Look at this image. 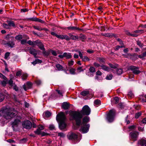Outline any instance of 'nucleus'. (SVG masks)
Here are the masks:
<instances>
[{"instance_id":"nucleus-56","label":"nucleus","mask_w":146,"mask_h":146,"mask_svg":"<svg viewBox=\"0 0 146 146\" xmlns=\"http://www.w3.org/2000/svg\"><path fill=\"white\" fill-rule=\"evenodd\" d=\"M57 37L58 38L61 39H63V35H57Z\"/></svg>"},{"instance_id":"nucleus-39","label":"nucleus","mask_w":146,"mask_h":146,"mask_svg":"<svg viewBox=\"0 0 146 146\" xmlns=\"http://www.w3.org/2000/svg\"><path fill=\"white\" fill-rule=\"evenodd\" d=\"M65 39L67 40H70V38L68 36L66 35H63V39Z\"/></svg>"},{"instance_id":"nucleus-58","label":"nucleus","mask_w":146,"mask_h":146,"mask_svg":"<svg viewBox=\"0 0 146 146\" xmlns=\"http://www.w3.org/2000/svg\"><path fill=\"white\" fill-rule=\"evenodd\" d=\"M27 141V139L25 138H23L20 141V143H23Z\"/></svg>"},{"instance_id":"nucleus-10","label":"nucleus","mask_w":146,"mask_h":146,"mask_svg":"<svg viewBox=\"0 0 146 146\" xmlns=\"http://www.w3.org/2000/svg\"><path fill=\"white\" fill-rule=\"evenodd\" d=\"M32 85V83L30 82H28L26 83V85L24 84L23 87L25 91H26L28 89L31 88Z\"/></svg>"},{"instance_id":"nucleus-3","label":"nucleus","mask_w":146,"mask_h":146,"mask_svg":"<svg viewBox=\"0 0 146 146\" xmlns=\"http://www.w3.org/2000/svg\"><path fill=\"white\" fill-rule=\"evenodd\" d=\"M66 117L64 113L61 112L57 116L56 119L59 123V126L61 129H64L66 126V124L65 122Z\"/></svg>"},{"instance_id":"nucleus-40","label":"nucleus","mask_w":146,"mask_h":146,"mask_svg":"<svg viewBox=\"0 0 146 146\" xmlns=\"http://www.w3.org/2000/svg\"><path fill=\"white\" fill-rule=\"evenodd\" d=\"M76 52H78L79 54V56L80 57V58L81 59L82 58L83 56V54L84 53L83 52H81L80 51H78V50H76Z\"/></svg>"},{"instance_id":"nucleus-34","label":"nucleus","mask_w":146,"mask_h":146,"mask_svg":"<svg viewBox=\"0 0 146 146\" xmlns=\"http://www.w3.org/2000/svg\"><path fill=\"white\" fill-rule=\"evenodd\" d=\"M113 102L115 104H117L119 102V99L118 98L116 97H115L113 100Z\"/></svg>"},{"instance_id":"nucleus-57","label":"nucleus","mask_w":146,"mask_h":146,"mask_svg":"<svg viewBox=\"0 0 146 146\" xmlns=\"http://www.w3.org/2000/svg\"><path fill=\"white\" fill-rule=\"evenodd\" d=\"M12 86H13L14 89L15 90V91H17L18 90V87L15 84H14V85Z\"/></svg>"},{"instance_id":"nucleus-62","label":"nucleus","mask_w":146,"mask_h":146,"mask_svg":"<svg viewBox=\"0 0 146 146\" xmlns=\"http://www.w3.org/2000/svg\"><path fill=\"white\" fill-rule=\"evenodd\" d=\"M124 46H116L115 47V50H117L120 48H122Z\"/></svg>"},{"instance_id":"nucleus-55","label":"nucleus","mask_w":146,"mask_h":146,"mask_svg":"<svg viewBox=\"0 0 146 146\" xmlns=\"http://www.w3.org/2000/svg\"><path fill=\"white\" fill-rule=\"evenodd\" d=\"M99 61L102 63H103L105 62V59L103 58H100L99 59Z\"/></svg>"},{"instance_id":"nucleus-64","label":"nucleus","mask_w":146,"mask_h":146,"mask_svg":"<svg viewBox=\"0 0 146 146\" xmlns=\"http://www.w3.org/2000/svg\"><path fill=\"white\" fill-rule=\"evenodd\" d=\"M109 65L110 66V67L111 68L115 69L116 68V66L113 65L111 64H109Z\"/></svg>"},{"instance_id":"nucleus-24","label":"nucleus","mask_w":146,"mask_h":146,"mask_svg":"<svg viewBox=\"0 0 146 146\" xmlns=\"http://www.w3.org/2000/svg\"><path fill=\"white\" fill-rule=\"evenodd\" d=\"M30 54L33 55L35 56L37 52L34 49H32L30 50Z\"/></svg>"},{"instance_id":"nucleus-42","label":"nucleus","mask_w":146,"mask_h":146,"mask_svg":"<svg viewBox=\"0 0 146 146\" xmlns=\"http://www.w3.org/2000/svg\"><path fill=\"white\" fill-rule=\"evenodd\" d=\"M117 73L118 75H120L122 73L123 70L121 69H118L117 70Z\"/></svg>"},{"instance_id":"nucleus-13","label":"nucleus","mask_w":146,"mask_h":146,"mask_svg":"<svg viewBox=\"0 0 146 146\" xmlns=\"http://www.w3.org/2000/svg\"><path fill=\"white\" fill-rule=\"evenodd\" d=\"M138 144L142 146H146V140L142 139L138 142Z\"/></svg>"},{"instance_id":"nucleus-8","label":"nucleus","mask_w":146,"mask_h":146,"mask_svg":"<svg viewBox=\"0 0 146 146\" xmlns=\"http://www.w3.org/2000/svg\"><path fill=\"white\" fill-rule=\"evenodd\" d=\"M129 69L131 70L135 74H138L140 73V71L139 70L138 67L134 66H131L129 67Z\"/></svg>"},{"instance_id":"nucleus-49","label":"nucleus","mask_w":146,"mask_h":146,"mask_svg":"<svg viewBox=\"0 0 146 146\" xmlns=\"http://www.w3.org/2000/svg\"><path fill=\"white\" fill-rule=\"evenodd\" d=\"M77 71L78 72H80L82 71H83V70L82 68V67H78L77 69Z\"/></svg>"},{"instance_id":"nucleus-28","label":"nucleus","mask_w":146,"mask_h":146,"mask_svg":"<svg viewBox=\"0 0 146 146\" xmlns=\"http://www.w3.org/2000/svg\"><path fill=\"white\" fill-rule=\"evenodd\" d=\"M28 76V75L26 73H23L22 75V78L23 80H25L26 79Z\"/></svg>"},{"instance_id":"nucleus-22","label":"nucleus","mask_w":146,"mask_h":146,"mask_svg":"<svg viewBox=\"0 0 146 146\" xmlns=\"http://www.w3.org/2000/svg\"><path fill=\"white\" fill-rule=\"evenodd\" d=\"M8 82V80H7V79L6 80H4L3 81H1L0 82V84L3 86H5L6 85V84H7V82Z\"/></svg>"},{"instance_id":"nucleus-27","label":"nucleus","mask_w":146,"mask_h":146,"mask_svg":"<svg viewBox=\"0 0 146 146\" xmlns=\"http://www.w3.org/2000/svg\"><path fill=\"white\" fill-rule=\"evenodd\" d=\"M56 66L58 70H60L63 69L62 66L59 64H56Z\"/></svg>"},{"instance_id":"nucleus-4","label":"nucleus","mask_w":146,"mask_h":146,"mask_svg":"<svg viewBox=\"0 0 146 146\" xmlns=\"http://www.w3.org/2000/svg\"><path fill=\"white\" fill-rule=\"evenodd\" d=\"M115 115V110L113 109L110 110L106 117L108 121L109 122H112L114 119Z\"/></svg>"},{"instance_id":"nucleus-15","label":"nucleus","mask_w":146,"mask_h":146,"mask_svg":"<svg viewBox=\"0 0 146 146\" xmlns=\"http://www.w3.org/2000/svg\"><path fill=\"white\" fill-rule=\"evenodd\" d=\"M139 99L142 102H146V94L140 96Z\"/></svg>"},{"instance_id":"nucleus-18","label":"nucleus","mask_w":146,"mask_h":146,"mask_svg":"<svg viewBox=\"0 0 146 146\" xmlns=\"http://www.w3.org/2000/svg\"><path fill=\"white\" fill-rule=\"evenodd\" d=\"M100 66L101 67L102 69L104 70L110 71L111 70V69L110 68L102 64Z\"/></svg>"},{"instance_id":"nucleus-43","label":"nucleus","mask_w":146,"mask_h":146,"mask_svg":"<svg viewBox=\"0 0 146 146\" xmlns=\"http://www.w3.org/2000/svg\"><path fill=\"white\" fill-rule=\"evenodd\" d=\"M49 128L50 129L52 130L55 129V127L53 124H50L49 125Z\"/></svg>"},{"instance_id":"nucleus-35","label":"nucleus","mask_w":146,"mask_h":146,"mask_svg":"<svg viewBox=\"0 0 146 146\" xmlns=\"http://www.w3.org/2000/svg\"><path fill=\"white\" fill-rule=\"evenodd\" d=\"M80 38L81 39L83 40L86 39V37L84 35L81 34L78 37V38Z\"/></svg>"},{"instance_id":"nucleus-60","label":"nucleus","mask_w":146,"mask_h":146,"mask_svg":"<svg viewBox=\"0 0 146 146\" xmlns=\"http://www.w3.org/2000/svg\"><path fill=\"white\" fill-rule=\"evenodd\" d=\"M58 136H60L62 137H64L65 136V135L62 133H59L58 134Z\"/></svg>"},{"instance_id":"nucleus-6","label":"nucleus","mask_w":146,"mask_h":146,"mask_svg":"<svg viewBox=\"0 0 146 146\" xmlns=\"http://www.w3.org/2000/svg\"><path fill=\"white\" fill-rule=\"evenodd\" d=\"M143 32V31L142 30H137L134 31L132 32L131 33L129 31H127L126 32L127 35L129 36H132L136 37L139 34L138 33H142Z\"/></svg>"},{"instance_id":"nucleus-45","label":"nucleus","mask_w":146,"mask_h":146,"mask_svg":"<svg viewBox=\"0 0 146 146\" xmlns=\"http://www.w3.org/2000/svg\"><path fill=\"white\" fill-rule=\"evenodd\" d=\"M8 45L11 47H13L14 45V43L13 42L10 43V42H8L7 43Z\"/></svg>"},{"instance_id":"nucleus-32","label":"nucleus","mask_w":146,"mask_h":146,"mask_svg":"<svg viewBox=\"0 0 146 146\" xmlns=\"http://www.w3.org/2000/svg\"><path fill=\"white\" fill-rule=\"evenodd\" d=\"M7 83H8L10 86H12L15 84L13 83V82L12 79H10L9 81L8 80Z\"/></svg>"},{"instance_id":"nucleus-14","label":"nucleus","mask_w":146,"mask_h":146,"mask_svg":"<svg viewBox=\"0 0 146 146\" xmlns=\"http://www.w3.org/2000/svg\"><path fill=\"white\" fill-rule=\"evenodd\" d=\"M51 115V113L50 111H47L43 113V116L46 119L50 116Z\"/></svg>"},{"instance_id":"nucleus-20","label":"nucleus","mask_w":146,"mask_h":146,"mask_svg":"<svg viewBox=\"0 0 146 146\" xmlns=\"http://www.w3.org/2000/svg\"><path fill=\"white\" fill-rule=\"evenodd\" d=\"M7 23L9 25V27H15V24L13 21H7Z\"/></svg>"},{"instance_id":"nucleus-37","label":"nucleus","mask_w":146,"mask_h":146,"mask_svg":"<svg viewBox=\"0 0 146 146\" xmlns=\"http://www.w3.org/2000/svg\"><path fill=\"white\" fill-rule=\"evenodd\" d=\"M112 75L111 74H109L107 75L106 79L108 80H110L112 79Z\"/></svg>"},{"instance_id":"nucleus-29","label":"nucleus","mask_w":146,"mask_h":146,"mask_svg":"<svg viewBox=\"0 0 146 146\" xmlns=\"http://www.w3.org/2000/svg\"><path fill=\"white\" fill-rule=\"evenodd\" d=\"M83 61H87L90 60V59L87 56H84L81 58Z\"/></svg>"},{"instance_id":"nucleus-17","label":"nucleus","mask_w":146,"mask_h":146,"mask_svg":"<svg viewBox=\"0 0 146 146\" xmlns=\"http://www.w3.org/2000/svg\"><path fill=\"white\" fill-rule=\"evenodd\" d=\"M64 57H66L67 59L70 58L72 57V55L70 53L64 52Z\"/></svg>"},{"instance_id":"nucleus-59","label":"nucleus","mask_w":146,"mask_h":146,"mask_svg":"<svg viewBox=\"0 0 146 146\" xmlns=\"http://www.w3.org/2000/svg\"><path fill=\"white\" fill-rule=\"evenodd\" d=\"M21 74V71H19L17 72L16 76H20Z\"/></svg>"},{"instance_id":"nucleus-54","label":"nucleus","mask_w":146,"mask_h":146,"mask_svg":"<svg viewBox=\"0 0 146 146\" xmlns=\"http://www.w3.org/2000/svg\"><path fill=\"white\" fill-rule=\"evenodd\" d=\"M136 127V126L135 125H132L130 126L129 127V128L130 130H132L133 129H134Z\"/></svg>"},{"instance_id":"nucleus-25","label":"nucleus","mask_w":146,"mask_h":146,"mask_svg":"<svg viewBox=\"0 0 146 146\" xmlns=\"http://www.w3.org/2000/svg\"><path fill=\"white\" fill-rule=\"evenodd\" d=\"M138 57L141 58H143L144 57H146V51L143 52L142 54L138 55Z\"/></svg>"},{"instance_id":"nucleus-5","label":"nucleus","mask_w":146,"mask_h":146,"mask_svg":"<svg viewBox=\"0 0 146 146\" xmlns=\"http://www.w3.org/2000/svg\"><path fill=\"white\" fill-rule=\"evenodd\" d=\"M90 111V109L88 106L85 105L83 107L82 110L80 111H76V112L80 113V114L82 115L83 116V115H89Z\"/></svg>"},{"instance_id":"nucleus-46","label":"nucleus","mask_w":146,"mask_h":146,"mask_svg":"<svg viewBox=\"0 0 146 146\" xmlns=\"http://www.w3.org/2000/svg\"><path fill=\"white\" fill-rule=\"evenodd\" d=\"M4 99V96L2 94L0 93V102L2 101Z\"/></svg>"},{"instance_id":"nucleus-44","label":"nucleus","mask_w":146,"mask_h":146,"mask_svg":"<svg viewBox=\"0 0 146 146\" xmlns=\"http://www.w3.org/2000/svg\"><path fill=\"white\" fill-rule=\"evenodd\" d=\"M3 26L5 28L7 29H9L10 27H9V25L8 24H6L5 23H4L3 24Z\"/></svg>"},{"instance_id":"nucleus-1","label":"nucleus","mask_w":146,"mask_h":146,"mask_svg":"<svg viewBox=\"0 0 146 146\" xmlns=\"http://www.w3.org/2000/svg\"><path fill=\"white\" fill-rule=\"evenodd\" d=\"M71 120H75L76 125L78 126L81 125V127L80 131L83 133H87L90 127L89 124H88L90 120L88 117L86 116L83 118L82 122V115H81L80 113L76 111H69Z\"/></svg>"},{"instance_id":"nucleus-33","label":"nucleus","mask_w":146,"mask_h":146,"mask_svg":"<svg viewBox=\"0 0 146 146\" xmlns=\"http://www.w3.org/2000/svg\"><path fill=\"white\" fill-rule=\"evenodd\" d=\"M33 28L37 30H38L39 31H41L43 30L44 29L41 28L39 26H34Z\"/></svg>"},{"instance_id":"nucleus-31","label":"nucleus","mask_w":146,"mask_h":146,"mask_svg":"<svg viewBox=\"0 0 146 146\" xmlns=\"http://www.w3.org/2000/svg\"><path fill=\"white\" fill-rule=\"evenodd\" d=\"M23 37L21 35H19L15 36V38L17 40H20Z\"/></svg>"},{"instance_id":"nucleus-16","label":"nucleus","mask_w":146,"mask_h":146,"mask_svg":"<svg viewBox=\"0 0 146 146\" xmlns=\"http://www.w3.org/2000/svg\"><path fill=\"white\" fill-rule=\"evenodd\" d=\"M69 37L70 38V39H72L74 40H76L78 39V37L76 35H74L71 33L68 34Z\"/></svg>"},{"instance_id":"nucleus-11","label":"nucleus","mask_w":146,"mask_h":146,"mask_svg":"<svg viewBox=\"0 0 146 146\" xmlns=\"http://www.w3.org/2000/svg\"><path fill=\"white\" fill-rule=\"evenodd\" d=\"M68 137L69 139L75 140L77 138V135L74 133H71L68 135Z\"/></svg>"},{"instance_id":"nucleus-48","label":"nucleus","mask_w":146,"mask_h":146,"mask_svg":"<svg viewBox=\"0 0 146 146\" xmlns=\"http://www.w3.org/2000/svg\"><path fill=\"white\" fill-rule=\"evenodd\" d=\"M74 61L73 60L69 61L68 62V65L69 66H71L73 65Z\"/></svg>"},{"instance_id":"nucleus-9","label":"nucleus","mask_w":146,"mask_h":146,"mask_svg":"<svg viewBox=\"0 0 146 146\" xmlns=\"http://www.w3.org/2000/svg\"><path fill=\"white\" fill-rule=\"evenodd\" d=\"M130 135L131 138L133 140L135 141L137 140L139 133L137 132H135L130 133Z\"/></svg>"},{"instance_id":"nucleus-7","label":"nucleus","mask_w":146,"mask_h":146,"mask_svg":"<svg viewBox=\"0 0 146 146\" xmlns=\"http://www.w3.org/2000/svg\"><path fill=\"white\" fill-rule=\"evenodd\" d=\"M23 127L27 129H30L32 127L31 122L29 120L24 121L22 123Z\"/></svg>"},{"instance_id":"nucleus-50","label":"nucleus","mask_w":146,"mask_h":146,"mask_svg":"<svg viewBox=\"0 0 146 146\" xmlns=\"http://www.w3.org/2000/svg\"><path fill=\"white\" fill-rule=\"evenodd\" d=\"M0 77L4 80H6L7 79V78L5 76L1 73H0Z\"/></svg>"},{"instance_id":"nucleus-19","label":"nucleus","mask_w":146,"mask_h":146,"mask_svg":"<svg viewBox=\"0 0 146 146\" xmlns=\"http://www.w3.org/2000/svg\"><path fill=\"white\" fill-rule=\"evenodd\" d=\"M62 107L65 110L67 109L69 107V104L66 102H64L62 104Z\"/></svg>"},{"instance_id":"nucleus-21","label":"nucleus","mask_w":146,"mask_h":146,"mask_svg":"<svg viewBox=\"0 0 146 146\" xmlns=\"http://www.w3.org/2000/svg\"><path fill=\"white\" fill-rule=\"evenodd\" d=\"M67 29L69 30H79V29L76 27H67Z\"/></svg>"},{"instance_id":"nucleus-53","label":"nucleus","mask_w":146,"mask_h":146,"mask_svg":"<svg viewBox=\"0 0 146 146\" xmlns=\"http://www.w3.org/2000/svg\"><path fill=\"white\" fill-rule=\"evenodd\" d=\"M141 115V113L140 112H138L137 113L135 114V118L136 119L138 118L139 116Z\"/></svg>"},{"instance_id":"nucleus-63","label":"nucleus","mask_w":146,"mask_h":146,"mask_svg":"<svg viewBox=\"0 0 146 146\" xmlns=\"http://www.w3.org/2000/svg\"><path fill=\"white\" fill-rule=\"evenodd\" d=\"M27 43L29 45H34L33 42L30 40L28 41Z\"/></svg>"},{"instance_id":"nucleus-52","label":"nucleus","mask_w":146,"mask_h":146,"mask_svg":"<svg viewBox=\"0 0 146 146\" xmlns=\"http://www.w3.org/2000/svg\"><path fill=\"white\" fill-rule=\"evenodd\" d=\"M128 96L129 98H131L133 96V95L131 92H129L128 94Z\"/></svg>"},{"instance_id":"nucleus-36","label":"nucleus","mask_w":146,"mask_h":146,"mask_svg":"<svg viewBox=\"0 0 146 146\" xmlns=\"http://www.w3.org/2000/svg\"><path fill=\"white\" fill-rule=\"evenodd\" d=\"M38 46L39 48L42 50L44 49V48L41 42H39Z\"/></svg>"},{"instance_id":"nucleus-61","label":"nucleus","mask_w":146,"mask_h":146,"mask_svg":"<svg viewBox=\"0 0 146 146\" xmlns=\"http://www.w3.org/2000/svg\"><path fill=\"white\" fill-rule=\"evenodd\" d=\"M21 43L22 44H24L27 43V39H23L21 40Z\"/></svg>"},{"instance_id":"nucleus-30","label":"nucleus","mask_w":146,"mask_h":146,"mask_svg":"<svg viewBox=\"0 0 146 146\" xmlns=\"http://www.w3.org/2000/svg\"><path fill=\"white\" fill-rule=\"evenodd\" d=\"M89 93V92L88 91H84L81 92V94L83 96H86Z\"/></svg>"},{"instance_id":"nucleus-38","label":"nucleus","mask_w":146,"mask_h":146,"mask_svg":"<svg viewBox=\"0 0 146 146\" xmlns=\"http://www.w3.org/2000/svg\"><path fill=\"white\" fill-rule=\"evenodd\" d=\"M10 53L9 52H7L5 54L4 58L5 59H8V57L10 55Z\"/></svg>"},{"instance_id":"nucleus-51","label":"nucleus","mask_w":146,"mask_h":146,"mask_svg":"<svg viewBox=\"0 0 146 146\" xmlns=\"http://www.w3.org/2000/svg\"><path fill=\"white\" fill-rule=\"evenodd\" d=\"M89 70L91 72H94L95 71V69L93 67H91L89 68Z\"/></svg>"},{"instance_id":"nucleus-47","label":"nucleus","mask_w":146,"mask_h":146,"mask_svg":"<svg viewBox=\"0 0 146 146\" xmlns=\"http://www.w3.org/2000/svg\"><path fill=\"white\" fill-rule=\"evenodd\" d=\"M41 131L40 129L38 128L37 129L36 131H34L35 133L37 135H40L41 134Z\"/></svg>"},{"instance_id":"nucleus-41","label":"nucleus","mask_w":146,"mask_h":146,"mask_svg":"<svg viewBox=\"0 0 146 146\" xmlns=\"http://www.w3.org/2000/svg\"><path fill=\"white\" fill-rule=\"evenodd\" d=\"M75 70L73 68H71L69 70V72L70 74H75Z\"/></svg>"},{"instance_id":"nucleus-12","label":"nucleus","mask_w":146,"mask_h":146,"mask_svg":"<svg viewBox=\"0 0 146 146\" xmlns=\"http://www.w3.org/2000/svg\"><path fill=\"white\" fill-rule=\"evenodd\" d=\"M21 123L20 121L18 119H16L12 123V125L13 127L18 126Z\"/></svg>"},{"instance_id":"nucleus-26","label":"nucleus","mask_w":146,"mask_h":146,"mask_svg":"<svg viewBox=\"0 0 146 146\" xmlns=\"http://www.w3.org/2000/svg\"><path fill=\"white\" fill-rule=\"evenodd\" d=\"M32 20L34 21H38L39 22L41 23H44V21L40 19H38L36 18H34Z\"/></svg>"},{"instance_id":"nucleus-2","label":"nucleus","mask_w":146,"mask_h":146,"mask_svg":"<svg viewBox=\"0 0 146 146\" xmlns=\"http://www.w3.org/2000/svg\"><path fill=\"white\" fill-rule=\"evenodd\" d=\"M17 113V111L13 108H4L0 111V115H2L7 119L14 117Z\"/></svg>"},{"instance_id":"nucleus-23","label":"nucleus","mask_w":146,"mask_h":146,"mask_svg":"<svg viewBox=\"0 0 146 146\" xmlns=\"http://www.w3.org/2000/svg\"><path fill=\"white\" fill-rule=\"evenodd\" d=\"M94 104L95 105L98 106L101 104V101L100 100H96L94 101Z\"/></svg>"}]
</instances>
